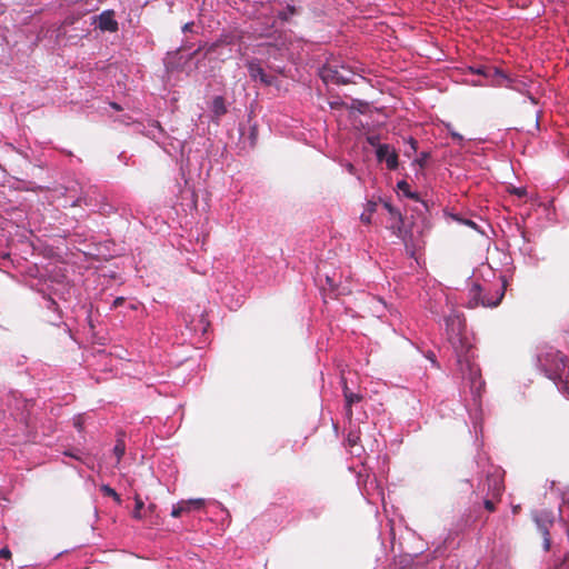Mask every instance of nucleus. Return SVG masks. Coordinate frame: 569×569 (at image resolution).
Instances as JSON below:
<instances>
[{
	"label": "nucleus",
	"instance_id": "43",
	"mask_svg": "<svg viewBox=\"0 0 569 569\" xmlns=\"http://www.w3.org/2000/svg\"><path fill=\"white\" fill-rule=\"evenodd\" d=\"M431 360L432 363H436V360L435 358H429Z\"/></svg>",
	"mask_w": 569,
	"mask_h": 569
},
{
	"label": "nucleus",
	"instance_id": "22",
	"mask_svg": "<svg viewBox=\"0 0 569 569\" xmlns=\"http://www.w3.org/2000/svg\"><path fill=\"white\" fill-rule=\"evenodd\" d=\"M367 142L372 146V147H376V149L378 148V144H381L380 143V137L379 134H375V133H370L367 136Z\"/></svg>",
	"mask_w": 569,
	"mask_h": 569
},
{
	"label": "nucleus",
	"instance_id": "26",
	"mask_svg": "<svg viewBox=\"0 0 569 569\" xmlns=\"http://www.w3.org/2000/svg\"><path fill=\"white\" fill-rule=\"evenodd\" d=\"M10 396L11 398L16 401V409L20 410L22 407L20 406V402L18 400V396H20V393L18 391H11L10 392Z\"/></svg>",
	"mask_w": 569,
	"mask_h": 569
},
{
	"label": "nucleus",
	"instance_id": "28",
	"mask_svg": "<svg viewBox=\"0 0 569 569\" xmlns=\"http://www.w3.org/2000/svg\"><path fill=\"white\" fill-rule=\"evenodd\" d=\"M64 455L69 456L71 458H74L77 460H81L80 450L66 451Z\"/></svg>",
	"mask_w": 569,
	"mask_h": 569
},
{
	"label": "nucleus",
	"instance_id": "41",
	"mask_svg": "<svg viewBox=\"0 0 569 569\" xmlns=\"http://www.w3.org/2000/svg\"><path fill=\"white\" fill-rule=\"evenodd\" d=\"M348 469H349V471L352 472L353 471V466H349Z\"/></svg>",
	"mask_w": 569,
	"mask_h": 569
},
{
	"label": "nucleus",
	"instance_id": "11",
	"mask_svg": "<svg viewBox=\"0 0 569 569\" xmlns=\"http://www.w3.org/2000/svg\"><path fill=\"white\" fill-rule=\"evenodd\" d=\"M99 28L103 31L110 32H116L118 30V22L113 19L112 11H106L100 14Z\"/></svg>",
	"mask_w": 569,
	"mask_h": 569
},
{
	"label": "nucleus",
	"instance_id": "16",
	"mask_svg": "<svg viewBox=\"0 0 569 569\" xmlns=\"http://www.w3.org/2000/svg\"><path fill=\"white\" fill-rule=\"evenodd\" d=\"M501 498H495L492 496L485 495L483 497V507L487 511L493 512L496 511V506L500 502Z\"/></svg>",
	"mask_w": 569,
	"mask_h": 569
},
{
	"label": "nucleus",
	"instance_id": "12",
	"mask_svg": "<svg viewBox=\"0 0 569 569\" xmlns=\"http://www.w3.org/2000/svg\"><path fill=\"white\" fill-rule=\"evenodd\" d=\"M227 111L228 109L226 107L223 97H214L211 103L212 120L218 123L220 118L224 116Z\"/></svg>",
	"mask_w": 569,
	"mask_h": 569
},
{
	"label": "nucleus",
	"instance_id": "31",
	"mask_svg": "<svg viewBox=\"0 0 569 569\" xmlns=\"http://www.w3.org/2000/svg\"><path fill=\"white\" fill-rule=\"evenodd\" d=\"M192 26H193V23H192V22L186 23V24L183 26V28H182V31H183V32L191 31Z\"/></svg>",
	"mask_w": 569,
	"mask_h": 569
},
{
	"label": "nucleus",
	"instance_id": "27",
	"mask_svg": "<svg viewBox=\"0 0 569 569\" xmlns=\"http://www.w3.org/2000/svg\"><path fill=\"white\" fill-rule=\"evenodd\" d=\"M74 427L79 430V431H82L83 430V419L82 417H77L74 418Z\"/></svg>",
	"mask_w": 569,
	"mask_h": 569
},
{
	"label": "nucleus",
	"instance_id": "20",
	"mask_svg": "<svg viewBox=\"0 0 569 569\" xmlns=\"http://www.w3.org/2000/svg\"><path fill=\"white\" fill-rule=\"evenodd\" d=\"M81 204L91 206L92 204V200L87 194H84V196L78 197L71 203L72 207H77V206H81Z\"/></svg>",
	"mask_w": 569,
	"mask_h": 569
},
{
	"label": "nucleus",
	"instance_id": "8",
	"mask_svg": "<svg viewBox=\"0 0 569 569\" xmlns=\"http://www.w3.org/2000/svg\"><path fill=\"white\" fill-rule=\"evenodd\" d=\"M204 507L203 499H189L181 500L178 503L173 505L171 510V516L174 518L181 517L183 513L191 512L193 510H200Z\"/></svg>",
	"mask_w": 569,
	"mask_h": 569
},
{
	"label": "nucleus",
	"instance_id": "25",
	"mask_svg": "<svg viewBox=\"0 0 569 569\" xmlns=\"http://www.w3.org/2000/svg\"><path fill=\"white\" fill-rule=\"evenodd\" d=\"M368 108H369V103L368 102H363V101L358 99L357 110H358L359 113H363Z\"/></svg>",
	"mask_w": 569,
	"mask_h": 569
},
{
	"label": "nucleus",
	"instance_id": "30",
	"mask_svg": "<svg viewBox=\"0 0 569 569\" xmlns=\"http://www.w3.org/2000/svg\"><path fill=\"white\" fill-rule=\"evenodd\" d=\"M11 552L8 548L0 549V557L1 558H10Z\"/></svg>",
	"mask_w": 569,
	"mask_h": 569
},
{
	"label": "nucleus",
	"instance_id": "19",
	"mask_svg": "<svg viewBox=\"0 0 569 569\" xmlns=\"http://www.w3.org/2000/svg\"><path fill=\"white\" fill-rule=\"evenodd\" d=\"M100 490L104 496L112 497L117 502L121 501L120 496L110 486L102 485Z\"/></svg>",
	"mask_w": 569,
	"mask_h": 569
},
{
	"label": "nucleus",
	"instance_id": "15",
	"mask_svg": "<svg viewBox=\"0 0 569 569\" xmlns=\"http://www.w3.org/2000/svg\"><path fill=\"white\" fill-rule=\"evenodd\" d=\"M377 209V202L376 201H368L367 204H366V209H365V212L361 213L360 216V220L365 223H370L371 222V214L376 211Z\"/></svg>",
	"mask_w": 569,
	"mask_h": 569
},
{
	"label": "nucleus",
	"instance_id": "40",
	"mask_svg": "<svg viewBox=\"0 0 569 569\" xmlns=\"http://www.w3.org/2000/svg\"><path fill=\"white\" fill-rule=\"evenodd\" d=\"M22 403H23L22 407L24 408L28 405V400L22 401Z\"/></svg>",
	"mask_w": 569,
	"mask_h": 569
},
{
	"label": "nucleus",
	"instance_id": "7",
	"mask_svg": "<svg viewBox=\"0 0 569 569\" xmlns=\"http://www.w3.org/2000/svg\"><path fill=\"white\" fill-rule=\"evenodd\" d=\"M471 71L476 74H481L491 80L492 86H502L505 81H507L506 74L499 70L498 68L488 67V66H479L471 67Z\"/></svg>",
	"mask_w": 569,
	"mask_h": 569
},
{
	"label": "nucleus",
	"instance_id": "42",
	"mask_svg": "<svg viewBox=\"0 0 569 569\" xmlns=\"http://www.w3.org/2000/svg\"><path fill=\"white\" fill-rule=\"evenodd\" d=\"M377 307H378V308H382V307H381V301H378V306H377Z\"/></svg>",
	"mask_w": 569,
	"mask_h": 569
},
{
	"label": "nucleus",
	"instance_id": "4",
	"mask_svg": "<svg viewBox=\"0 0 569 569\" xmlns=\"http://www.w3.org/2000/svg\"><path fill=\"white\" fill-rule=\"evenodd\" d=\"M383 207L390 214L389 228L392 230L393 234H396L398 238L406 240L408 230L405 226V221H403L401 212L389 202H383Z\"/></svg>",
	"mask_w": 569,
	"mask_h": 569
},
{
	"label": "nucleus",
	"instance_id": "17",
	"mask_svg": "<svg viewBox=\"0 0 569 569\" xmlns=\"http://www.w3.org/2000/svg\"><path fill=\"white\" fill-rule=\"evenodd\" d=\"M134 501H136V506H134V510L132 512V517L134 519L140 520L143 517L141 511H142V509L144 507V503H143V501L141 500V498L139 496H136Z\"/></svg>",
	"mask_w": 569,
	"mask_h": 569
},
{
	"label": "nucleus",
	"instance_id": "24",
	"mask_svg": "<svg viewBox=\"0 0 569 569\" xmlns=\"http://www.w3.org/2000/svg\"><path fill=\"white\" fill-rule=\"evenodd\" d=\"M347 445L349 448H352L356 445V438L353 437V431L351 429L348 432Z\"/></svg>",
	"mask_w": 569,
	"mask_h": 569
},
{
	"label": "nucleus",
	"instance_id": "23",
	"mask_svg": "<svg viewBox=\"0 0 569 569\" xmlns=\"http://www.w3.org/2000/svg\"><path fill=\"white\" fill-rule=\"evenodd\" d=\"M429 158V153L428 152H421L420 157L416 160V162L421 167L423 168L427 163V160Z\"/></svg>",
	"mask_w": 569,
	"mask_h": 569
},
{
	"label": "nucleus",
	"instance_id": "1",
	"mask_svg": "<svg viewBox=\"0 0 569 569\" xmlns=\"http://www.w3.org/2000/svg\"><path fill=\"white\" fill-rule=\"evenodd\" d=\"M506 291V281L495 291V297H489L482 287L478 283H473L469 290L468 308H477L479 306L495 308L503 299Z\"/></svg>",
	"mask_w": 569,
	"mask_h": 569
},
{
	"label": "nucleus",
	"instance_id": "34",
	"mask_svg": "<svg viewBox=\"0 0 569 569\" xmlns=\"http://www.w3.org/2000/svg\"><path fill=\"white\" fill-rule=\"evenodd\" d=\"M347 168H348L350 173L353 172V164L351 162H348Z\"/></svg>",
	"mask_w": 569,
	"mask_h": 569
},
{
	"label": "nucleus",
	"instance_id": "35",
	"mask_svg": "<svg viewBox=\"0 0 569 569\" xmlns=\"http://www.w3.org/2000/svg\"><path fill=\"white\" fill-rule=\"evenodd\" d=\"M111 107H112L113 109H116V110H121V107H120L118 103H116V102H112V103H111Z\"/></svg>",
	"mask_w": 569,
	"mask_h": 569
},
{
	"label": "nucleus",
	"instance_id": "5",
	"mask_svg": "<svg viewBox=\"0 0 569 569\" xmlns=\"http://www.w3.org/2000/svg\"><path fill=\"white\" fill-rule=\"evenodd\" d=\"M376 157L378 162H385L389 170H396L399 166L398 153L390 144H378Z\"/></svg>",
	"mask_w": 569,
	"mask_h": 569
},
{
	"label": "nucleus",
	"instance_id": "3",
	"mask_svg": "<svg viewBox=\"0 0 569 569\" xmlns=\"http://www.w3.org/2000/svg\"><path fill=\"white\" fill-rule=\"evenodd\" d=\"M478 489L481 492H485L487 496H492L495 498H501L505 491L503 476L500 471H495L487 476L486 481L481 485L479 483Z\"/></svg>",
	"mask_w": 569,
	"mask_h": 569
},
{
	"label": "nucleus",
	"instance_id": "18",
	"mask_svg": "<svg viewBox=\"0 0 569 569\" xmlns=\"http://www.w3.org/2000/svg\"><path fill=\"white\" fill-rule=\"evenodd\" d=\"M397 187L399 190H401L408 198H411V199H418V194L417 193H412L410 191V186L407 181L405 180H401L397 183Z\"/></svg>",
	"mask_w": 569,
	"mask_h": 569
},
{
	"label": "nucleus",
	"instance_id": "9",
	"mask_svg": "<svg viewBox=\"0 0 569 569\" xmlns=\"http://www.w3.org/2000/svg\"><path fill=\"white\" fill-rule=\"evenodd\" d=\"M247 68L249 71V76L253 80H259L264 86L273 84L276 78L272 76H268L257 60L249 61L247 63Z\"/></svg>",
	"mask_w": 569,
	"mask_h": 569
},
{
	"label": "nucleus",
	"instance_id": "36",
	"mask_svg": "<svg viewBox=\"0 0 569 569\" xmlns=\"http://www.w3.org/2000/svg\"><path fill=\"white\" fill-rule=\"evenodd\" d=\"M154 508H156V506H154L153 503H150V505L148 506V510H149L150 512H152V511L154 510Z\"/></svg>",
	"mask_w": 569,
	"mask_h": 569
},
{
	"label": "nucleus",
	"instance_id": "6",
	"mask_svg": "<svg viewBox=\"0 0 569 569\" xmlns=\"http://www.w3.org/2000/svg\"><path fill=\"white\" fill-rule=\"evenodd\" d=\"M535 522L537 526V531L543 540L542 548L547 552L551 548L550 530L555 525L553 519L549 518L548 516H540L535 518Z\"/></svg>",
	"mask_w": 569,
	"mask_h": 569
},
{
	"label": "nucleus",
	"instance_id": "37",
	"mask_svg": "<svg viewBox=\"0 0 569 569\" xmlns=\"http://www.w3.org/2000/svg\"><path fill=\"white\" fill-rule=\"evenodd\" d=\"M251 136H256V127L252 128V132H251Z\"/></svg>",
	"mask_w": 569,
	"mask_h": 569
},
{
	"label": "nucleus",
	"instance_id": "33",
	"mask_svg": "<svg viewBox=\"0 0 569 569\" xmlns=\"http://www.w3.org/2000/svg\"><path fill=\"white\" fill-rule=\"evenodd\" d=\"M409 143H410L412 150L416 151L417 150V143H418L417 140H415L413 138H410Z\"/></svg>",
	"mask_w": 569,
	"mask_h": 569
},
{
	"label": "nucleus",
	"instance_id": "38",
	"mask_svg": "<svg viewBox=\"0 0 569 569\" xmlns=\"http://www.w3.org/2000/svg\"><path fill=\"white\" fill-rule=\"evenodd\" d=\"M519 509H520V507H519V506L515 507V508H513V512H515V513H516V512H518V510H519Z\"/></svg>",
	"mask_w": 569,
	"mask_h": 569
},
{
	"label": "nucleus",
	"instance_id": "13",
	"mask_svg": "<svg viewBox=\"0 0 569 569\" xmlns=\"http://www.w3.org/2000/svg\"><path fill=\"white\" fill-rule=\"evenodd\" d=\"M342 383H343V392H345V398H346L345 416H346V419L348 420L349 425L351 426V423H352V403H353V399H355V393L349 390V388L346 385V380L343 378H342Z\"/></svg>",
	"mask_w": 569,
	"mask_h": 569
},
{
	"label": "nucleus",
	"instance_id": "10",
	"mask_svg": "<svg viewBox=\"0 0 569 569\" xmlns=\"http://www.w3.org/2000/svg\"><path fill=\"white\" fill-rule=\"evenodd\" d=\"M449 343L452 346L456 356H466L471 351V345L460 333L451 335Z\"/></svg>",
	"mask_w": 569,
	"mask_h": 569
},
{
	"label": "nucleus",
	"instance_id": "2",
	"mask_svg": "<svg viewBox=\"0 0 569 569\" xmlns=\"http://www.w3.org/2000/svg\"><path fill=\"white\" fill-rule=\"evenodd\" d=\"M320 77L326 83L346 84L352 82L353 72L345 67L337 69L332 66H325L320 70Z\"/></svg>",
	"mask_w": 569,
	"mask_h": 569
},
{
	"label": "nucleus",
	"instance_id": "29",
	"mask_svg": "<svg viewBox=\"0 0 569 569\" xmlns=\"http://www.w3.org/2000/svg\"><path fill=\"white\" fill-rule=\"evenodd\" d=\"M124 302V298L123 297H118L113 300V303H112V307L113 308H118L119 306H121L122 303Z\"/></svg>",
	"mask_w": 569,
	"mask_h": 569
},
{
	"label": "nucleus",
	"instance_id": "39",
	"mask_svg": "<svg viewBox=\"0 0 569 569\" xmlns=\"http://www.w3.org/2000/svg\"><path fill=\"white\" fill-rule=\"evenodd\" d=\"M361 80H362V82H363L365 84H367V83H368V82H367V79H366L365 77H361Z\"/></svg>",
	"mask_w": 569,
	"mask_h": 569
},
{
	"label": "nucleus",
	"instance_id": "21",
	"mask_svg": "<svg viewBox=\"0 0 569 569\" xmlns=\"http://www.w3.org/2000/svg\"><path fill=\"white\" fill-rule=\"evenodd\" d=\"M296 13V8L293 6H288L287 11H282L279 13V18L281 20H289V17Z\"/></svg>",
	"mask_w": 569,
	"mask_h": 569
},
{
	"label": "nucleus",
	"instance_id": "32",
	"mask_svg": "<svg viewBox=\"0 0 569 569\" xmlns=\"http://www.w3.org/2000/svg\"><path fill=\"white\" fill-rule=\"evenodd\" d=\"M451 137L457 140V141H462L463 138L461 134L457 133V132H451Z\"/></svg>",
	"mask_w": 569,
	"mask_h": 569
},
{
	"label": "nucleus",
	"instance_id": "14",
	"mask_svg": "<svg viewBox=\"0 0 569 569\" xmlns=\"http://www.w3.org/2000/svg\"><path fill=\"white\" fill-rule=\"evenodd\" d=\"M124 452H126V442H124V439H123V435H118V438L116 440V445L113 447V455L117 458V463L120 462V460L122 459Z\"/></svg>",
	"mask_w": 569,
	"mask_h": 569
}]
</instances>
